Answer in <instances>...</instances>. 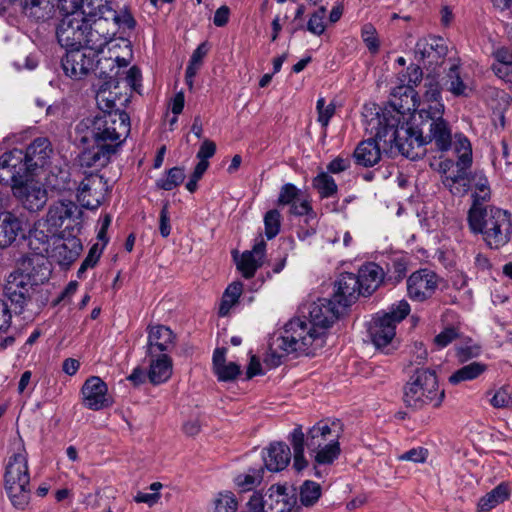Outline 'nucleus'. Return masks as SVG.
<instances>
[{"label":"nucleus","instance_id":"obj_1","mask_svg":"<svg viewBox=\"0 0 512 512\" xmlns=\"http://www.w3.org/2000/svg\"><path fill=\"white\" fill-rule=\"evenodd\" d=\"M467 220L471 232L481 234L490 249H500L511 240L512 218L507 210L477 204L469 209Z\"/></svg>","mask_w":512,"mask_h":512},{"label":"nucleus","instance_id":"obj_2","mask_svg":"<svg viewBox=\"0 0 512 512\" xmlns=\"http://www.w3.org/2000/svg\"><path fill=\"white\" fill-rule=\"evenodd\" d=\"M324 343L320 330L314 329L304 319H292L284 326L282 335L270 344L273 364H281V359L292 353H314Z\"/></svg>","mask_w":512,"mask_h":512},{"label":"nucleus","instance_id":"obj_3","mask_svg":"<svg viewBox=\"0 0 512 512\" xmlns=\"http://www.w3.org/2000/svg\"><path fill=\"white\" fill-rule=\"evenodd\" d=\"M342 433L343 427L339 420L319 421L307 431L306 435L301 426L295 427L288 437L293 449L294 470L302 472L309 466V461L304 454L305 446L308 450L318 449L321 445L339 441Z\"/></svg>","mask_w":512,"mask_h":512},{"label":"nucleus","instance_id":"obj_4","mask_svg":"<svg viewBox=\"0 0 512 512\" xmlns=\"http://www.w3.org/2000/svg\"><path fill=\"white\" fill-rule=\"evenodd\" d=\"M77 130L87 131L84 141L91 139L94 143L115 145L117 151L130 133V118L122 110L99 113L93 118L83 119Z\"/></svg>","mask_w":512,"mask_h":512},{"label":"nucleus","instance_id":"obj_5","mask_svg":"<svg viewBox=\"0 0 512 512\" xmlns=\"http://www.w3.org/2000/svg\"><path fill=\"white\" fill-rule=\"evenodd\" d=\"M404 387V402L408 407L420 409L426 405L440 406L444 390L440 389L436 372L429 368H415Z\"/></svg>","mask_w":512,"mask_h":512},{"label":"nucleus","instance_id":"obj_6","mask_svg":"<svg viewBox=\"0 0 512 512\" xmlns=\"http://www.w3.org/2000/svg\"><path fill=\"white\" fill-rule=\"evenodd\" d=\"M410 305L406 300H400L390 306L384 313H377L369 325V336L377 347H385L392 342L396 335L397 325L410 313Z\"/></svg>","mask_w":512,"mask_h":512},{"label":"nucleus","instance_id":"obj_7","mask_svg":"<svg viewBox=\"0 0 512 512\" xmlns=\"http://www.w3.org/2000/svg\"><path fill=\"white\" fill-rule=\"evenodd\" d=\"M389 143H394L398 151L411 160H416L424 156L426 152L427 137L417 127L409 123L400 124L399 118L393 119L386 124Z\"/></svg>","mask_w":512,"mask_h":512},{"label":"nucleus","instance_id":"obj_8","mask_svg":"<svg viewBox=\"0 0 512 512\" xmlns=\"http://www.w3.org/2000/svg\"><path fill=\"white\" fill-rule=\"evenodd\" d=\"M98 12H88L85 14L86 20V48L96 54L103 51L116 36V26L112 22V13L107 11V16Z\"/></svg>","mask_w":512,"mask_h":512},{"label":"nucleus","instance_id":"obj_9","mask_svg":"<svg viewBox=\"0 0 512 512\" xmlns=\"http://www.w3.org/2000/svg\"><path fill=\"white\" fill-rule=\"evenodd\" d=\"M97 54L86 47L66 50L61 64L64 73L75 80L87 76L95 67L100 69V76L111 77L102 70V61L96 60Z\"/></svg>","mask_w":512,"mask_h":512},{"label":"nucleus","instance_id":"obj_10","mask_svg":"<svg viewBox=\"0 0 512 512\" xmlns=\"http://www.w3.org/2000/svg\"><path fill=\"white\" fill-rule=\"evenodd\" d=\"M86 29L85 16L66 15L57 27L59 44L66 50L86 47Z\"/></svg>","mask_w":512,"mask_h":512},{"label":"nucleus","instance_id":"obj_11","mask_svg":"<svg viewBox=\"0 0 512 512\" xmlns=\"http://www.w3.org/2000/svg\"><path fill=\"white\" fill-rule=\"evenodd\" d=\"M441 278L431 269L414 271L406 281L407 295L416 302L430 299L438 289Z\"/></svg>","mask_w":512,"mask_h":512},{"label":"nucleus","instance_id":"obj_12","mask_svg":"<svg viewBox=\"0 0 512 512\" xmlns=\"http://www.w3.org/2000/svg\"><path fill=\"white\" fill-rule=\"evenodd\" d=\"M447 52L444 39L434 36L420 38L414 48L416 60L433 71L443 64Z\"/></svg>","mask_w":512,"mask_h":512},{"label":"nucleus","instance_id":"obj_13","mask_svg":"<svg viewBox=\"0 0 512 512\" xmlns=\"http://www.w3.org/2000/svg\"><path fill=\"white\" fill-rule=\"evenodd\" d=\"M107 193V182L98 174L87 175L77 189V200L82 207L97 209Z\"/></svg>","mask_w":512,"mask_h":512},{"label":"nucleus","instance_id":"obj_14","mask_svg":"<svg viewBox=\"0 0 512 512\" xmlns=\"http://www.w3.org/2000/svg\"><path fill=\"white\" fill-rule=\"evenodd\" d=\"M34 285V279L29 273L15 270L6 279L4 294L12 303L23 308L31 298Z\"/></svg>","mask_w":512,"mask_h":512},{"label":"nucleus","instance_id":"obj_15","mask_svg":"<svg viewBox=\"0 0 512 512\" xmlns=\"http://www.w3.org/2000/svg\"><path fill=\"white\" fill-rule=\"evenodd\" d=\"M340 308L333 299H318L309 307V319L307 322L314 329L320 330L324 338L326 329L338 319L341 313Z\"/></svg>","mask_w":512,"mask_h":512},{"label":"nucleus","instance_id":"obj_16","mask_svg":"<svg viewBox=\"0 0 512 512\" xmlns=\"http://www.w3.org/2000/svg\"><path fill=\"white\" fill-rule=\"evenodd\" d=\"M30 482L28 453L23 445L9 456L3 475V485Z\"/></svg>","mask_w":512,"mask_h":512},{"label":"nucleus","instance_id":"obj_17","mask_svg":"<svg viewBox=\"0 0 512 512\" xmlns=\"http://www.w3.org/2000/svg\"><path fill=\"white\" fill-rule=\"evenodd\" d=\"M107 392V385L100 377H89L81 389L83 405L94 411L108 407L111 402Z\"/></svg>","mask_w":512,"mask_h":512},{"label":"nucleus","instance_id":"obj_18","mask_svg":"<svg viewBox=\"0 0 512 512\" xmlns=\"http://www.w3.org/2000/svg\"><path fill=\"white\" fill-rule=\"evenodd\" d=\"M81 210L72 201H58L49 207L46 218L40 224V227L50 226L51 233H59L66 220L78 219Z\"/></svg>","mask_w":512,"mask_h":512},{"label":"nucleus","instance_id":"obj_19","mask_svg":"<svg viewBox=\"0 0 512 512\" xmlns=\"http://www.w3.org/2000/svg\"><path fill=\"white\" fill-rule=\"evenodd\" d=\"M335 288L333 300L341 308L350 306L359 295H363L357 276L353 273H342L335 282Z\"/></svg>","mask_w":512,"mask_h":512},{"label":"nucleus","instance_id":"obj_20","mask_svg":"<svg viewBox=\"0 0 512 512\" xmlns=\"http://www.w3.org/2000/svg\"><path fill=\"white\" fill-rule=\"evenodd\" d=\"M23 207L31 212L41 210L47 202L46 190L37 182H25L14 188Z\"/></svg>","mask_w":512,"mask_h":512},{"label":"nucleus","instance_id":"obj_21","mask_svg":"<svg viewBox=\"0 0 512 512\" xmlns=\"http://www.w3.org/2000/svg\"><path fill=\"white\" fill-rule=\"evenodd\" d=\"M387 136L388 131L384 129L383 132L378 131L375 138L360 142L353 153L355 162L363 167H373L376 165L381 159L379 141L384 139V142H386L387 140L385 138Z\"/></svg>","mask_w":512,"mask_h":512},{"label":"nucleus","instance_id":"obj_22","mask_svg":"<svg viewBox=\"0 0 512 512\" xmlns=\"http://www.w3.org/2000/svg\"><path fill=\"white\" fill-rule=\"evenodd\" d=\"M175 334L164 325H156L149 328L147 355L155 356V354L169 353L175 347Z\"/></svg>","mask_w":512,"mask_h":512},{"label":"nucleus","instance_id":"obj_23","mask_svg":"<svg viewBox=\"0 0 512 512\" xmlns=\"http://www.w3.org/2000/svg\"><path fill=\"white\" fill-rule=\"evenodd\" d=\"M295 504V494L284 486L272 485L265 493V512H290Z\"/></svg>","mask_w":512,"mask_h":512},{"label":"nucleus","instance_id":"obj_24","mask_svg":"<svg viewBox=\"0 0 512 512\" xmlns=\"http://www.w3.org/2000/svg\"><path fill=\"white\" fill-rule=\"evenodd\" d=\"M266 243L259 238L251 251H245L236 261L237 269L246 279L252 278L257 269L261 267L265 255Z\"/></svg>","mask_w":512,"mask_h":512},{"label":"nucleus","instance_id":"obj_25","mask_svg":"<svg viewBox=\"0 0 512 512\" xmlns=\"http://www.w3.org/2000/svg\"><path fill=\"white\" fill-rule=\"evenodd\" d=\"M459 59H449V69L445 74L443 86L455 97H468L471 88L461 73Z\"/></svg>","mask_w":512,"mask_h":512},{"label":"nucleus","instance_id":"obj_26","mask_svg":"<svg viewBox=\"0 0 512 512\" xmlns=\"http://www.w3.org/2000/svg\"><path fill=\"white\" fill-rule=\"evenodd\" d=\"M263 460L269 471H282L291 461L290 447L284 442L271 443L263 453Z\"/></svg>","mask_w":512,"mask_h":512},{"label":"nucleus","instance_id":"obj_27","mask_svg":"<svg viewBox=\"0 0 512 512\" xmlns=\"http://www.w3.org/2000/svg\"><path fill=\"white\" fill-rule=\"evenodd\" d=\"M399 90H404L403 95L405 96L406 100L410 98L412 101V106L415 111H417L419 118L422 119V122H435L439 121L443 118L444 114V104L442 101H425L423 102L421 108L420 104H416V101L414 100L415 92L411 87H399Z\"/></svg>","mask_w":512,"mask_h":512},{"label":"nucleus","instance_id":"obj_28","mask_svg":"<svg viewBox=\"0 0 512 512\" xmlns=\"http://www.w3.org/2000/svg\"><path fill=\"white\" fill-rule=\"evenodd\" d=\"M31 174L37 169L48 164L52 153L50 142L47 138L35 139L24 151Z\"/></svg>","mask_w":512,"mask_h":512},{"label":"nucleus","instance_id":"obj_29","mask_svg":"<svg viewBox=\"0 0 512 512\" xmlns=\"http://www.w3.org/2000/svg\"><path fill=\"white\" fill-rule=\"evenodd\" d=\"M455 152L458 154L456 163L458 171L456 175H448L445 177L444 184L451 187L459 180L464 179L465 171L470 167L472 162V149L469 140L466 137L459 136L455 144Z\"/></svg>","mask_w":512,"mask_h":512},{"label":"nucleus","instance_id":"obj_30","mask_svg":"<svg viewBox=\"0 0 512 512\" xmlns=\"http://www.w3.org/2000/svg\"><path fill=\"white\" fill-rule=\"evenodd\" d=\"M23 233V223L11 212L0 213V249L9 247Z\"/></svg>","mask_w":512,"mask_h":512},{"label":"nucleus","instance_id":"obj_31","mask_svg":"<svg viewBox=\"0 0 512 512\" xmlns=\"http://www.w3.org/2000/svg\"><path fill=\"white\" fill-rule=\"evenodd\" d=\"M150 364L147 373L149 381L158 385L166 382L172 375V359L168 354H155V356H149Z\"/></svg>","mask_w":512,"mask_h":512},{"label":"nucleus","instance_id":"obj_32","mask_svg":"<svg viewBox=\"0 0 512 512\" xmlns=\"http://www.w3.org/2000/svg\"><path fill=\"white\" fill-rule=\"evenodd\" d=\"M0 168L9 169L11 172L10 178L15 179L16 177H23L27 174H31L28 168V163L25 157V153L21 149H13L5 152L0 156Z\"/></svg>","mask_w":512,"mask_h":512},{"label":"nucleus","instance_id":"obj_33","mask_svg":"<svg viewBox=\"0 0 512 512\" xmlns=\"http://www.w3.org/2000/svg\"><path fill=\"white\" fill-rule=\"evenodd\" d=\"M356 276L363 290V295L367 296L372 294L382 283L384 271L376 263H368L360 268Z\"/></svg>","mask_w":512,"mask_h":512},{"label":"nucleus","instance_id":"obj_34","mask_svg":"<svg viewBox=\"0 0 512 512\" xmlns=\"http://www.w3.org/2000/svg\"><path fill=\"white\" fill-rule=\"evenodd\" d=\"M434 143L438 151H448L452 145V131L445 119L429 123L427 144Z\"/></svg>","mask_w":512,"mask_h":512},{"label":"nucleus","instance_id":"obj_35","mask_svg":"<svg viewBox=\"0 0 512 512\" xmlns=\"http://www.w3.org/2000/svg\"><path fill=\"white\" fill-rule=\"evenodd\" d=\"M313 458V470L316 477H321V472L318 466H326L334 463L341 453L340 442H332L321 445L320 448L315 450H308Z\"/></svg>","mask_w":512,"mask_h":512},{"label":"nucleus","instance_id":"obj_36","mask_svg":"<svg viewBox=\"0 0 512 512\" xmlns=\"http://www.w3.org/2000/svg\"><path fill=\"white\" fill-rule=\"evenodd\" d=\"M117 151L115 150V145H102L99 143H94V146L82 154V164L88 167H104L110 161L112 155H114Z\"/></svg>","mask_w":512,"mask_h":512},{"label":"nucleus","instance_id":"obj_37","mask_svg":"<svg viewBox=\"0 0 512 512\" xmlns=\"http://www.w3.org/2000/svg\"><path fill=\"white\" fill-rule=\"evenodd\" d=\"M43 3V0H0V12L6 11L10 6H19L28 17L42 20L46 17Z\"/></svg>","mask_w":512,"mask_h":512},{"label":"nucleus","instance_id":"obj_38","mask_svg":"<svg viewBox=\"0 0 512 512\" xmlns=\"http://www.w3.org/2000/svg\"><path fill=\"white\" fill-rule=\"evenodd\" d=\"M3 486L13 507L18 510L26 509L31 499L30 482Z\"/></svg>","mask_w":512,"mask_h":512},{"label":"nucleus","instance_id":"obj_39","mask_svg":"<svg viewBox=\"0 0 512 512\" xmlns=\"http://www.w3.org/2000/svg\"><path fill=\"white\" fill-rule=\"evenodd\" d=\"M510 491L506 484L497 485L490 492L486 493L478 501L477 508L480 512H488L497 505L503 503L509 498Z\"/></svg>","mask_w":512,"mask_h":512},{"label":"nucleus","instance_id":"obj_40","mask_svg":"<svg viewBox=\"0 0 512 512\" xmlns=\"http://www.w3.org/2000/svg\"><path fill=\"white\" fill-rule=\"evenodd\" d=\"M488 369V365L482 362H471L460 369L456 370L449 376V382L457 385L463 381H472L484 374Z\"/></svg>","mask_w":512,"mask_h":512},{"label":"nucleus","instance_id":"obj_41","mask_svg":"<svg viewBox=\"0 0 512 512\" xmlns=\"http://www.w3.org/2000/svg\"><path fill=\"white\" fill-rule=\"evenodd\" d=\"M263 480V468H249L246 472L234 478L236 487L241 492H247L257 487Z\"/></svg>","mask_w":512,"mask_h":512},{"label":"nucleus","instance_id":"obj_42","mask_svg":"<svg viewBox=\"0 0 512 512\" xmlns=\"http://www.w3.org/2000/svg\"><path fill=\"white\" fill-rule=\"evenodd\" d=\"M238 500L231 491L217 493L211 502L210 512H237Z\"/></svg>","mask_w":512,"mask_h":512},{"label":"nucleus","instance_id":"obj_43","mask_svg":"<svg viewBox=\"0 0 512 512\" xmlns=\"http://www.w3.org/2000/svg\"><path fill=\"white\" fill-rule=\"evenodd\" d=\"M243 291V284L239 281L232 282L228 285L223 293L219 314L226 316L233 305L238 302Z\"/></svg>","mask_w":512,"mask_h":512},{"label":"nucleus","instance_id":"obj_44","mask_svg":"<svg viewBox=\"0 0 512 512\" xmlns=\"http://www.w3.org/2000/svg\"><path fill=\"white\" fill-rule=\"evenodd\" d=\"M103 9L104 10H102L101 13L104 14L105 16H107V11H110L112 13L113 19L111 21L115 23L116 34L118 33V31L120 29L133 30L136 27V20L134 19L131 11L127 7H124L119 12L114 10L111 6H110V8H103Z\"/></svg>","mask_w":512,"mask_h":512},{"label":"nucleus","instance_id":"obj_45","mask_svg":"<svg viewBox=\"0 0 512 512\" xmlns=\"http://www.w3.org/2000/svg\"><path fill=\"white\" fill-rule=\"evenodd\" d=\"M313 187L317 189L321 198H329L337 193V184L333 177L322 172L313 179Z\"/></svg>","mask_w":512,"mask_h":512},{"label":"nucleus","instance_id":"obj_46","mask_svg":"<svg viewBox=\"0 0 512 512\" xmlns=\"http://www.w3.org/2000/svg\"><path fill=\"white\" fill-rule=\"evenodd\" d=\"M488 395L492 394L489 402L497 409H511L512 408V387L504 385L496 391L487 392Z\"/></svg>","mask_w":512,"mask_h":512},{"label":"nucleus","instance_id":"obj_47","mask_svg":"<svg viewBox=\"0 0 512 512\" xmlns=\"http://www.w3.org/2000/svg\"><path fill=\"white\" fill-rule=\"evenodd\" d=\"M321 492L318 483L306 480L300 487V501L305 506H312L319 500Z\"/></svg>","mask_w":512,"mask_h":512},{"label":"nucleus","instance_id":"obj_48","mask_svg":"<svg viewBox=\"0 0 512 512\" xmlns=\"http://www.w3.org/2000/svg\"><path fill=\"white\" fill-rule=\"evenodd\" d=\"M184 178V170L180 167H173L164 178L157 181V186L163 190L170 191L181 184Z\"/></svg>","mask_w":512,"mask_h":512},{"label":"nucleus","instance_id":"obj_49","mask_svg":"<svg viewBox=\"0 0 512 512\" xmlns=\"http://www.w3.org/2000/svg\"><path fill=\"white\" fill-rule=\"evenodd\" d=\"M265 235L273 239L280 231L281 215L276 209L269 210L264 216Z\"/></svg>","mask_w":512,"mask_h":512},{"label":"nucleus","instance_id":"obj_50","mask_svg":"<svg viewBox=\"0 0 512 512\" xmlns=\"http://www.w3.org/2000/svg\"><path fill=\"white\" fill-rule=\"evenodd\" d=\"M326 16V8L321 6L317 11H315L308 23L307 29L314 35L320 36L325 32L326 25L324 23V18Z\"/></svg>","mask_w":512,"mask_h":512},{"label":"nucleus","instance_id":"obj_51","mask_svg":"<svg viewBox=\"0 0 512 512\" xmlns=\"http://www.w3.org/2000/svg\"><path fill=\"white\" fill-rule=\"evenodd\" d=\"M316 109L318 113V122L323 128H326L329 124L330 119L335 114V104L329 103L326 105V101L323 97L317 100Z\"/></svg>","mask_w":512,"mask_h":512},{"label":"nucleus","instance_id":"obj_52","mask_svg":"<svg viewBox=\"0 0 512 512\" xmlns=\"http://www.w3.org/2000/svg\"><path fill=\"white\" fill-rule=\"evenodd\" d=\"M362 39L366 44L368 50L372 54L379 51V40L375 28L371 24H366L362 28Z\"/></svg>","mask_w":512,"mask_h":512},{"label":"nucleus","instance_id":"obj_53","mask_svg":"<svg viewBox=\"0 0 512 512\" xmlns=\"http://www.w3.org/2000/svg\"><path fill=\"white\" fill-rule=\"evenodd\" d=\"M481 348L471 342L465 345L456 346V356L460 362H467L472 358H476L480 355Z\"/></svg>","mask_w":512,"mask_h":512},{"label":"nucleus","instance_id":"obj_54","mask_svg":"<svg viewBox=\"0 0 512 512\" xmlns=\"http://www.w3.org/2000/svg\"><path fill=\"white\" fill-rule=\"evenodd\" d=\"M429 452L424 447L412 448L398 456L400 461H411L413 463H424L428 458Z\"/></svg>","mask_w":512,"mask_h":512},{"label":"nucleus","instance_id":"obj_55","mask_svg":"<svg viewBox=\"0 0 512 512\" xmlns=\"http://www.w3.org/2000/svg\"><path fill=\"white\" fill-rule=\"evenodd\" d=\"M96 101L101 110L100 113L104 112H115L114 110L116 106L115 99L111 97V92H108L106 89H100L96 94Z\"/></svg>","mask_w":512,"mask_h":512},{"label":"nucleus","instance_id":"obj_56","mask_svg":"<svg viewBox=\"0 0 512 512\" xmlns=\"http://www.w3.org/2000/svg\"><path fill=\"white\" fill-rule=\"evenodd\" d=\"M299 197V190L291 183L282 186L278 203L281 205H291Z\"/></svg>","mask_w":512,"mask_h":512},{"label":"nucleus","instance_id":"obj_57","mask_svg":"<svg viewBox=\"0 0 512 512\" xmlns=\"http://www.w3.org/2000/svg\"><path fill=\"white\" fill-rule=\"evenodd\" d=\"M240 374V366L235 362L226 363L223 367L215 372L218 380L231 381Z\"/></svg>","mask_w":512,"mask_h":512},{"label":"nucleus","instance_id":"obj_58","mask_svg":"<svg viewBox=\"0 0 512 512\" xmlns=\"http://www.w3.org/2000/svg\"><path fill=\"white\" fill-rule=\"evenodd\" d=\"M84 3H86L85 0H59V6L66 15L80 14L85 16L83 14Z\"/></svg>","mask_w":512,"mask_h":512},{"label":"nucleus","instance_id":"obj_59","mask_svg":"<svg viewBox=\"0 0 512 512\" xmlns=\"http://www.w3.org/2000/svg\"><path fill=\"white\" fill-rule=\"evenodd\" d=\"M458 337L459 333L455 328H446L434 338V343L441 349L448 346Z\"/></svg>","mask_w":512,"mask_h":512},{"label":"nucleus","instance_id":"obj_60","mask_svg":"<svg viewBox=\"0 0 512 512\" xmlns=\"http://www.w3.org/2000/svg\"><path fill=\"white\" fill-rule=\"evenodd\" d=\"M425 101H441V86L435 79H427L425 82Z\"/></svg>","mask_w":512,"mask_h":512},{"label":"nucleus","instance_id":"obj_61","mask_svg":"<svg viewBox=\"0 0 512 512\" xmlns=\"http://www.w3.org/2000/svg\"><path fill=\"white\" fill-rule=\"evenodd\" d=\"M290 213L296 216H303L313 213L310 201L307 198H297L291 205Z\"/></svg>","mask_w":512,"mask_h":512},{"label":"nucleus","instance_id":"obj_62","mask_svg":"<svg viewBox=\"0 0 512 512\" xmlns=\"http://www.w3.org/2000/svg\"><path fill=\"white\" fill-rule=\"evenodd\" d=\"M100 258V253L97 252V247L94 245L86 258L83 260L80 268L78 269L77 275L79 278L87 271L88 268H93Z\"/></svg>","mask_w":512,"mask_h":512},{"label":"nucleus","instance_id":"obj_63","mask_svg":"<svg viewBox=\"0 0 512 512\" xmlns=\"http://www.w3.org/2000/svg\"><path fill=\"white\" fill-rule=\"evenodd\" d=\"M159 231L162 237L167 238L171 233L168 203H165L159 215Z\"/></svg>","mask_w":512,"mask_h":512},{"label":"nucleus","instance_id":"obj_64","mask_svg":"<svg viewBox=\"0 0 512 512\" xmlns=\"http://www.w3.org/2000/svg\"><path fill=\"white\" fill-rule=\"evenodd\" d=\"M492 71L499 79L512 84V65L493 64Z\"/></svg>","mask_w":512,"mask_h":512}]
</instances>
